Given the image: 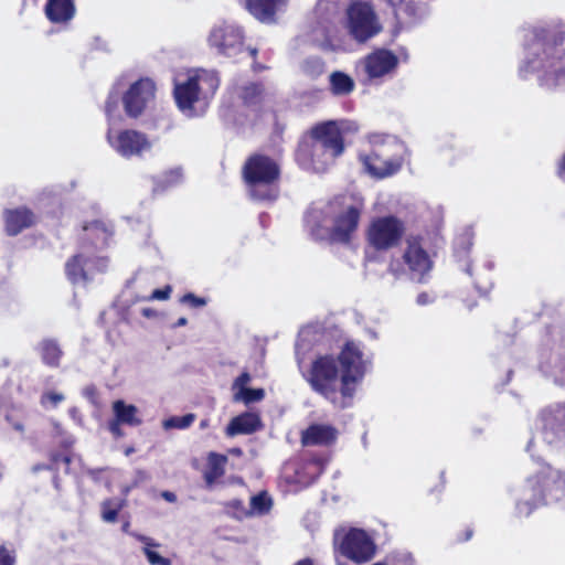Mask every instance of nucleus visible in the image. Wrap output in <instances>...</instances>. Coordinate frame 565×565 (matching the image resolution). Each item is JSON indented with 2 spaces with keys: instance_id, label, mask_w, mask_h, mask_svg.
I'll return each mask as SVG.
<instances>
[{
  "instance_id": "864d4df0",
  "label": "nucleus",
  "mask_w": 565,
  "mask_h": 565,
  "mask_svg": "<svg viewBox=\"0 0 565 565\" xmlns=\"http://www.w3.org/2000/svg\"><path fill=\"white\" fill-rule=\"evenodd\" d=\"M416 302L420 306H425V305H428L429 302H431V299L427 292H420L417 296Z\"/></svg>"
},
{
  "instance_id": "6ab92c4d",
  "label": "nucleus",
  "mask_w": 565,
  "mask_h": 565,
  "mask_svg": "<svg viewBox=\"0 0 565 565\" xmlns=\"http://www.w3.org/2000/svg\"><path fill=\"white\" fill-rule=\"evenodd\" d=\"M338 437V430L328 424H311L301 431L300 441L305 447L308 446H330Z\"/></svg>"
},
{
  "instance_id": "052dcab7",
  "label": "nucleus",
  "mask_w": 565,
  "mask_h": 565,
  "mask_svg": "<svg viewBox=\"0 0 565 565\" xmlns=\"http://www.w3.org/2000/svg\"><path fill=\"white\" fill-rule=\"evenodd\" d=\"M199 426H200V428H201V429H205V428L210 427V419H209V418H204V419H202V420L200 422V425H199Z\"/></svg>"
},
{
  "instance_id": "49530a36",
  "label": "nucleus",
  "mask_w": 565,
  "mask_h": 565,
  "mask_svg": "<svg viewBox=\"0 0 565 565\" xmlns=\"http://www.w3.org/2000/svg\"><path fill=\"white\" fill-rule=\"evenodd\" d=\"M14 555L3 544H0V565H14Z\"/></svg>"
},
{
  "instance_id": "f3484780",
  "label": "nucleus",
  "mask_w": 565,
  "mask_h": 565,
  "mask_svg": "<svg viewBox=\"0 0 565 565\" xmlns=\"http://www.w3.org/2000/svg\"><path fill=\"white\" fill-rule=\"evenodd\" d=\"M417 222L416 209L413 204L398 207L395 215H391V248L399 245L411 224Z\"/></svg>"
},
{
  "instance_id": "774afa93",
  "label": "nucleus",
  "mask_w": 565,
  "mask_h": 565,
  "mask_svg": "<svg viewBox=\"0 0 565 565\" xmlns=\"http://www.w3.org/2000/svg\"><path fill=\"white\" fill-rule=\"evenodd\" d=\"M134 451H135V449H134L132 447L127 448V449L125 450V455H126V456H129V455H130V454H132Z\"/></svg>"
},
{
  "instance_id": "bf43d9fd",
  "label": "nucleus",
  "mask_w": 565,
  "mask_h": 565,
  "mask_svg": "<svg viewBox=\"0 0 565 565\" xmlns=\"http://www.w3.org/2000/svg\"><path fill=\"white\" fill-rule=\"evenodd\" d=\"M295 565H315L311 558H303L298 561Z\"/></svg>"
},
{
  "instance_id": "79ce46f5",
  "label": "nucleus",
  "mask_w": 565,
  "mask_h": 565,
  "mask_svg": "<svg viewBox=\"0 0 565 565\" xmlns=\"http://www.w3.org/2000/svg\"><path fill=\"white\" fill-rule=\"evenodd\" d=\"M171 292L172 287L170 285H166L163 288L154 289L148 297V300H167L170 298Z\"/></svg>"
},
{
  "instance_id": "a19ab883",
  "label": "nucleus",
  "mask_w": 565,
  "mask_h": 565,
  "mask_svg": "<svg viewBox=\"0 0 565 565\" xmlns=\"http://www.w3.org/2000/svg\"><path fill=\"white\" fill-rule=\"evenodd\" d=\"M83 396L93 405L98 406L99 393L94 384L87 385L83 390Z\"/></svg>"
},
{
  "instance_id": "de8ad7c7",
  "label": "nucleus",
  "mask_w": 565,
  "mask_h": 565,
  "mask_svg": "<svg viewBox=\"0 0 565 565\" xmlns=\"http://www.w3.org/2000/svg\"><path fill=\"white\" fill-rule=\"evenodd\" d=\"M408 61V54L405 49H401L398 54L391 52V73L398 65V63Z\"/></svg>"
},
{
  "instance_id": "20e7f679",
  "label": "nucleus",
  "mask_w": 565,
  "mask_h": 565,
  "mask_svg": "<svg viewBox=\"0 0 565 565\" xmlns=\"http://www.w3.org/2000/svg\"><path fill=\"white\" fill-rule=\"evenodd\" d=\"M364 203L350 194L335 195L328 202L331 227L329 243L348 245L359 228Z\"/></svg>"
},
{
  "instance_id": "603ef678",
  "label": "nucleus",
  "mask_w": 565,
  "mask_h": 565,
  "mask_svg": "<svg viewBox=\"0 0 565 565\" xmlns=\"http://www.w3.org/2000/svg\"><path fill=\"white\" fill-rule=\"evenodd\" d=\"M63 461L65 465H70L71 462V459L70 457L67 456H63L58 452H55V454H52L51 455V461H52V465H57L60 461Z\"/></svg>"
},
{
  "instance_id": "7c9ffc66",
  "label": "nucleus",
  "mask_w": 565,
  "mask_h": 565,
  "mask_svg": "<svg viewBox=\"0 0 565 565\" xmlns=\"http://www.w3.org/2000/svg\"><path fill=\"white\" fill-rule=\"evenodd\" d=\"M361 159L365 170L373 178L381 180L388 175V161L381 158L374 150Z\"/></svg>"
},
{
  "instance_id": "f8f14e48",
  "label": "nucleus",
  "mask_w": 565,
  "mask_h": 565,
  "mask_svg": "<svg viewBox=\"0 0 565 565\" xmlns=\"http://www.w3.org/2000/svg\"><path fill=\"white\" fill-rule=\"evenodd\" d=\"M156 84L150 78H139L132 83L121 100L126 115L137 119L146 110L148 104L154 99Z\"/></svg>"
},
{
  "instance_id": "4c0bfd02",
  "label": "nucleus",
  "mask_w": 565,
  "mask_h": 565,
  "mask_svg": "<svg viewBox=\"0 0 565 565\" xmlns=\"http://www.w3.org/2000/svg\"><path fill=\"white\" fill-rule=\"evenodd\" d=\"M118 104H119V95L117 93H109L108 96H107V99L105 102V107H104V111H105V115L108 119V121H110L113 119V117L115 116L117 109H118Z\"/></svg>"
},
{
  "instance_id": "393cba45",
  "label": "nucleus",
  "mask_w": 565,
  "mask_h": 565,
  "mask_svg": "<svg viewBox=\"0 0 565 565\" xmlns=\"http://www.w3.org/2000/svg\"><path fill=\"white\" fill-rule=\"evenodd\" d=\"M237 96L247 108L260 107L265 102L266 88L263 82H248L238 87Z\"/></svg>"
},
{
  "instance_id": "a18cd8bd",
  "label": "nucleus",
  "mask_w": 565,
  "mask_h": 565,
  "mask_svg": "<svg viewBox=\"0 0 565 565\" xmlns=\"http://www.w3.org/2000/svg\"><path fill=\"white\" fill-rule=\"evenodd\" d=\"M124 424L117 422L114 418L108 420V430L115 438H121L125 436V431L122 430Z\"/></svg>"
},
{
  "instance_id": "c9c22d12",
  "label": "nucleus",
  "mask_w": 565,
  "mask_h": 565,
  "mask_svg": "<svg viewBox=\"0 0 565 565\" xmlns=\"http://www.w3.org/2000/svg\"><path fill=\"white\" fill-rule=\"evenodd\" d=\"M264 398H265V390L264 388L243 387V391H237L234 393V401H241L245 405L260 402Z\"/></svg>"
},
{
  "instance_id": "13d9d810",
  "label": "nucleus",
  "mask_w": 565,
  "mask_h": 565,
  "mask_svg": "<svg viewBox=\"0 0 565 565\" xmlns=\"http://www.w3.org/2000/svg\"><path fill=\"white\" fill-rule=\"evenodd\" d=\"M163 498L167 499L170 502H173L175 500V494L169 491L163 492Z\"/></svg>"
},
{
  "instance_id": "4be33fe9",
  "label": "nucleus",
  "mask_w": 565,
  "mask_h": 565,
  "mask_svg": "<svg viewBox=\"0 0 565 565\" xmlns=\"http://www.w3.org/2000/svg\"><path fill=\"white\" fill-rule=\"evenodd\" d=\"M44 12L52 23H66L74 18L76 8L74 0H47Z\"/></svg>"
},
{
  "instance_id": "7ed1b4c3",
  "label": "nucleus",
  "mask_w": 565,
  "mask_h": 565,
  "mask_svg": "<svg viewBox=\"0 0 565 565\" xmlns=\"http://www.w3.org/2000/svg\"><path fill=\"white\" fill-rule=\"evenodd\" d=\"M220 84L216 71L199 68L191 72L184 81L174 82L173 98L177 107L184 114L193 115L195 104L212 99Z\"/></svg>"
},
{
  "instance_id": "e2e57ef3",
  "label": "nucleus",
  "mask_w": 565,
  "mask_h": 565,
  "mask_svg": "<svg viewBox=\"0 0 565 565\" xmlns=\"http://www.w3.org/2000/svg\"><path fill=\"white\" fill-rule=\"evenodd\" d=\"M249 55L255 60L257 57L258 51L255 47H248Z\"/></svg>"
},
{
  "instance_id": "6e6d98bb",
  "label": "nucleus",
  "mask_w": 565,
  "mask_h": 565,
  "mask_svg": "<svg viewBox=\"0 0 565 565\" xmlns=\"http://www.w3.org/2000/svg\"><path fill=\"white\" fill-rule=\"evenodd\" d=\"M49 398L54 403L57 404L63 399V395L57 393H50Z\"/></svg>"
},
{
  "instance_id": "58836bf2",
  "label": "nucleus",
  "mask_w": 565,
  "mask_h": 565,
  "mask_svg": "<svg viewBox=\"0 0 565 565\" xmlns=\"http://www.w3.org/2000/svg\"><path fill=\"white\" fill-rule=\"evenodd\" d=\"M113 502L107 500L102 505V518L105 522L113 523L117 521L120 507L113 508Z\"/></svg>"
},
{
  "instance_id": "bb28decb",
  "label": "nucleus",
  "mask_w": 565,
  "mask_h": 565,
  "mask_svg": "<svg viewBox=\"0 0 565 565\" xmlns=\"http://www.w3.org/2000/svg\"><path fill=\"white\" fill-rule=\"evenodd\" d=\"M90 259L83 254L73 255L65 263V275L73 285L86 282L89 277L86 271V265Z\"/></svg>"
},
{
  "instance_id": "f03ea898",
  "label": "nucleus",
  "mask_w": 565,
  "mask_h": 565,
  "mask_svg": "<svg viewBox=\"0 0 565 565\" xmlns=\"http://www.w3.org/2000/svg\"><path fill=\"white\" fill-rule=\"evenodd\" d=\"M281 174L278 160L264 152L250 153L241 168V178L249 199L260 203L278 200Z\"/></svg>"
},
{
  "instance_id": "f704fd0d",
  "label": "nucleus",
  "mask_w": 565,
  "mask_h": 565,
  "mask_svg": "<svg viewBox=\"0 0 565 565\" xmlns=\"http://www.w3.org/2000/svg\"><path fill=\"white\" fill-rule=\"evenodd\" d=\"M306 224L312 239L317 242H329V228L324 227L312 214L306 218Z\"/></svg>"
},
{
  "instance_id": "338daca9",
  "label": "nucleus",
  "mask_w": 565,
  "mask_h": 565,
  "mask_svg": "<svg viewBox=\"0 0 565 565\" xmlns=\"http://www.w3.org/2000/svg\"><path fill=\"white\" fill-rule=\"evenodd\" d=\"M231 454L236 455V456H241L242 455V449L241 448H233V449H231Z\"/></svg>"
},
{
  "instance_id": "c756f323",
  "label": "nucleus",
  "mask_w": 565,
  "mask_h": 565,
  "mask_svg": "<svg viewBox=\"0 0 565 565\" xmlns=\"http://www.w3.org/2000/svg\"><path fill=\"white\" fill-rule=\"evenodd\" d=\"M42 362L49 367H58L63 356V350L54 339H44L39 344Z\"/></svg>"
},
{
  "instance_id": "6e6552de",
  "label": "nucleus",
  "mask_w": 565,
  "mask_h": 565,
  "mask_svg": "<svg viewBox=\"0 0 565 565\" xmlns=\"http://www.w3.org/2000/svg\"><path fill=\"white\" fill-rule=\"evenodd\" d=\"M347 15L349 33L359 43L366 42L382 30L373 8L366 2L351 3Z\"/></svg>"
},
{
  "instance_id": "0eeeda50",
  "label": "nucleus",
  "mask_w": 565,
  "mask_h": 565,
  "mask_svg": "<svg viewBox=\"0 0 565 565\" xmlns=\"http://www.w3.org/2000/svg\"><path fill=\"white\" fill-rule=\"evenodd\" d=\"M333 544L340 555L356 564L367 563L376 554L373 539L362 529L351 527L348 531H335Z\"/></svg>"
},
{
  "instance_id": "680f3d73",
  "label": "nucleus",
  "mask_w": 565,
  "mask_h": 565,
  "mask_svg": "<svg viewBox=\"0 0 565 565\" xmlns=\"http://www.w3.org/2000/svg\"><path fill=\"white\" fill-rule=\"evenodd\" d=\"M186 323H188V319L182 317V318L178 319V321L175 322V326L182 327V326H185Z\"/></svg>"
},
{
  "instance_id": "5701e85b",
  "label": "nucleus",
  "mask_w": 565,
  "mask_h": 565,
  "mask_svg": "<svg viewBox=\"0 0 565 565\" xmlns=\"http://www.w3.org/2000/svg\"><path fill=\"white\" fill-rule=\"evenodd\" d=\"M366 239L375 250L388 248V216L373 220L366 232Z\"/></svg>"
},
{
  "instance_id": "c03bdc74",
  "label": "nucleus",
  "mask_w": 565,
  "mask_h": 565,
  "mask_svg": "<svg viewBox=\"0 0 565 565\" xmlns=\"http://www.w3.org/2000/svg\"><path fill=\"white\" fill-rule=\"evenodd\" d=\"M472 243L467 238H461L457 242L455 247L456 256H467L470 253Z\"/></svg>"
},
{
  "instance_id": "ea45409f",
  "label": "nucleus",
  "mask_w": 565,
  "mask_h": 565,
  "mask_svg": "<svg viewBox=\"0 0 565 565\" xmlns=\"http://www.w3.org/2000/svg\"><path fill=\"white\" fill-rule=\"evenodd\" d=\"M180 302L181 303H184V305H188L192 308H201V307H204L207 301L205 298L203 297H199L192 292H188L185 295H183L181 298H180Z\"/></svg>"
},
{
  "instance_id": "cd10ccee",
  "label": "nucleus",
  "mask_w": 565,
  "mask_h": 565,
  "mask_svg": "<svg viewBox=\"0 0 565 565\" xmlns=\"http://www.w3.org/2000/svg\"><path fill=\"white\" fill-rule=\"evenodd\" d=\"M226 463L227 457L225 455L213 451L209 454L206 468L203 471V478L209 488L225 475Z\"/></svg>"
},
{
  "instance_id": "a211bd4d",
  "label": "nucleus",
  "mask_w": 565,
  "mask_h": 565,
  "mask_svg": "<svg viewBox=\"0 0 565 565\" xmlns=\"http://www.w3.org/2000/svg\"><path fill=\"white\" fill-rule=\"evenodd\" d=\"M3 218L4 231L9 236H17L35 224L34 213L25 206L6 210Z\"/></svg>"
},
{
  "instance_id": "ddd939ff",
  "label": "nucleus",
  "mask_w": 565,
  "mask_h": 565,
  "mask_svg": "<svg viewBox=\"0 0 565 565\" xmlns=\"http://www.w3.org/2000/svg\"><path fill=\"white\" fill-rule=\"evenodd\" d=\"M209 44L218 54L234 56L242 52L244 45L243 30L234 24L222 23L212 29L209 35Z\"/></svg>"
},
{
  "instance_id": "aec40b11",
  "label": "nucleus",
  "mask_w": 565,
  "mask_h": 565,
  "mask_svg": "<svg viewBox=\"0 0 565 565\" xmlns=\"http://www.w3.org/2000/svg\"><path fill=\"white\" fill-rule=\"evenodd\" d=\"M264 427L260 415L255 412H244L233 417L225 428L228 437L252 435Z\"/></svg>"
},
{
  "instance_id": "37998d69",
  "label": "nucleus",
  "mask_w": 565,
  "mask_h": 565,
  "mask_svg": "<svg viewBox=\"0 0 565 565\" xmlns=\"http://www.w3.org/2000/svg\"><path fill=\"white\" fill-rule=\"evenodd\" d=\"M252 376L247 371L242 372L233 383V390L235 392L243 391V387H247V384L250 382Z\"/></svg>"
},
{
  "instance_id": "c85d7f7f",
  "label": "nucleus",
  "mask_w": 565,
  "mask_h": 565,
  "mask_svg": "<svg viewBox=\"0 0 565 565\" xmlns=\"http://www.w3.org/2000/svg\"><path fill=\"white\" fill-rule=\"evenodd\" d=\"M329 89L334 96H348L355 89V83L349 74L334 71L329 75Z\"/></svg>"
},
{
  "instance_id": "2eb2a0df",
  "label": "nucleus",
  "mask_w": 565,
  "mask_h": 565,
  "mask_svg": "<svg viewBox=\"0 0 565 565\" xmlns=\"http://www.w3.org/2000/svg\"><path fill=\"white\" fill-rule=\"evenodd\" d=\"M363 85H377L388 74V49H375L358 63Z\"/></svg>"
},
{
  "instance_id": "39448f33",
  "label": "nucleus",
  "mask_w": 565,
  "mask_h": 565,
  "mask_svg": "<svg viewBox=\"0 0 565 565\" xmlns=\"http://www.w3.org/2000/svg\"><path fill=\"white\" fill-rule=\"evenodd\" d=\"M534 41L542 47L546 66L556 67L565 56V32L559 26H542L533 30ZM544 85L548 88L565 86V65H559L544 76Z\"/></svg>"
},
{
  "instance_id": "0e129e2a",
  "label": "nucleus",
  "mask_w": 565,
  "mask_h": 565,
  "mask_svg": "<svg viewBox=\"0 0 565 565\" xmlns=\"http://www.w3.org/2000/svg\"><path fill=\"white\" fill-rule=\"evenodd\" d=\"M253 71L254 72H259L262 71L264 67L262 65H259L257 62H254L253 66H252Z\"/></svg>"
},
{
  "instance_id": "e433bc0d",
  "label": "nucleus",
  "mask_w": 565,
  "mask_h": 565,
  "mask_svg": "<svg viewBox=\"0 0 565 565\" xmlns=\"http://www.w3.org/2000/svg\"><path fill=\"white\" fill-rule=\"evenodd\" d=\"M195 414L189 413L183 416H171L162 422L164 429H185L195 420Z\"/></svg>"
},
{
  "instance_id": "dca6fc26",
  "label": "nucleus",
  "mask_w": 565,
  "mask_h": 565,
  "mask_svg": "<svg viewBox=\"0 0 565 565\" xmlns=\"http://www.w3.org/2000/svg\"><path fill=\"white\" fill-rule=\"evenodd\" d=\"M307 134H309L311 138L320 143L335 159L344 152V137L335 120L318 122L313 125Z\"/></svg>"
},
{
  "instance_id": "473e14b6",
  "label": "nucleus",
  "mask_w": 565,
  "mask_h": 565,
  "mask_svg": "<svg viewBox=\"0 0 565 565\" xmlns=\"http://www.w3.org/2000/svg\"><path fill=\"white\" fill-rule=\"evenodd\" d=\"M391 175L398 172L405 163H409L411 153L405 143L397 138L391 141Z\"/></svg>"
},
{
  "instance_id": "9d476101",
  "label": "nucleus",
  "mask_w": 565,
  "mask_h": 565,
  "mask_svg": "<svg viewBox=\"0 0 565 565\" xmlns=\"http://www.w3.org/2000/svg\"><path fill=\"white\" fill-rule=\"evenodd\" d=\"M295 160L305 170L323 172L335 158L306 132L295 150Z\"/></svg>"
},
{
  "instance_id": "412c9836",
  "label": "nucleus",
  "mask_w": 565,
  "mask_h": 565,
  "mask_svg": "<svg viewBox=\"0 0 565 565\" xmlns=\"http://www.w3.org/2000/svg\"><path fill=\"white\" fill-rule=\"evenodd\" d=\"M285 0H245V9L258 21L271 23Z\"/></svg>"
},
{
  "instance_id": "f257e3e1",
  "label": "nucleus",
  "mask_w": 565,
  "mask_h": 565,
  "mask_svg": "<svg viewBox=\"0 0 565 565\" xmlns=\"http://www.w3.org/2000/svg\"><path fill=\"white\" fill-rule=\"evenodd\" d=\"M365 373L363 352L356 342L349 340L337 358L332 354L318 355L311 362L305 380L315 393L334 407L344 409L352 406Z\"/></svg>"
},
{
  "instance_id": "4468645a",
  "label": "nucleus",
  "mask_w": 565,
  "mask_h": 565,
  "mask_svg": "<svg viewBox=\"0 0 565 565\" xmlns=\"http://www.w3.org/2000/svg\"><path fill=\"white\" fill-rule=\"evenodd\" d=\"M405 242L406 247L403 252L402 258L407 265L409 271L418 275V281L424 282L426 276L434 267V262L422 245L423 237L419 234H409L406 236Z\"/></svg>"
},
{
  "instance_id": "72a5a7b5",
  "label": "nucleus",
  "mask_w": 565,
  "mask_h": 565,
  "mask_svg": "<svg viewBox=\"0 0 565 565\" xmlns=\"http://www.w3.org/2000/svg\"><path fill=\"white\" fill-rule=\"evenodd\" d=\"M252 513L257 515L268 514L273 508V499L267 491H260L250 498Z\"/></svg>"
},
{
  "instance_id": "8fccbe9b",
  "label": "nucleus",
  "mask_w": 565,
  "mask_h": 565,
  "mask_svg": "<svg viewBox=\"0 0 565 565\" xmlns=\"http://www.w3.org/2000/svg\"><path fill=\"white\" fill-rule=\"evenodd\" d=\"M393 565H414V558L409 553H398L393 557Z\"/></svg>"
},
{
  "instance_id": "2f4dec72",
  "label": "nucleus",
  "mask_w": 565,
  "mask_h": 565,
  "mask_svg": "<svg viewBox=\"0 0 565 565\" xmlns=\"http://www.w3.org/2000/svg\"><path fill=\"white\" fill-rule=\"evenodd\" d=\"M135 536L143 544L142 552L151 565H172L170 558L163 557L153 551L154 547L160 546V543L156 542L152 537L142 534H136Z\"/></svg>"
},
{
  "instance_id": "9b49d317",
  "label": "nucleus",
  "mask_w": 565,
  "mask_h": 565,
  "mask_svg": "<svg viewBox=\"0 0 565 565\" xmlns=\"http://www.w3.org/2000/svg\"><path fill=\"white\" fill-rule=\"evenodd\" d=\"M107 141L118 154L127 159L141 157L152 146L148 136L136 129H122L116 136H113L111 129H108Z\"/></svg>"
},
{
  "instance_id": "3c124183",
  "label": "nucleus",
  "mask_w": 565,
  "mask_h": 565,
  "mask_svg": "<svg viewBox=\"0 0 565 565\" xmlns=\"http://www.w3.org/2000/svg\"><path fill=\"white\" fill-rule=\"evenodd\" d=\"M473 529L471 526H466L463 530L456 533L455 542L456 543H465L472 539Z\"/></svg>"
},
{
  "instance_id": "b1692460",
  "label": "nucleus",
  "mask_w": 565,
  "mask_h": 565,
  "mask_svg": "<svg viewBox=\"0 0 565 565\" xmlns=\"http://www.w3.org/2000/svg\"><path fill=\"white\" fill-rule=\"evenodd\" d=\"M418 3V0H391V7H393L396 19L395 33H398L405 24L416 19Z\"/></svg>"
},
{
  "instance_id": "423d86ee",
  "label": "nucleus",
  "mask_w": 565,
  "mask_h": 565,
  "mask_svg": "<svg viewBox=\"0 0 565 565\" xmlns=\"http://www.w3.org/2000/svg\"><path fill=\"white\" fill-rule=\"evenodd\" d=\"M557 484L556 472L550 466L527 477L522 488V499L516 503L518 514L529 516L537 508L547 504Z\"/></svg>"
},
{
  "instance_id": "4d7b16f0",
  "label": "nucleus",
  "mask_w": 565,
  "mask_h": 565,
  "mask_svg": "<svg viewBox=\"0 0 565 565\" xmlns=\"http://www.w3.org/2000/svg\"><path fill=\"white\" fill-rule=\"evenodd\" d=\"M12 428L19 433H23L24 431V426L22 423L20 422H13L12 423Z\"/></svg>"
},
{
  "instance_id": "09e8293b",
  "label": "nucleus",
  "mask_w": 565,
  "mask_h": 565,
  "mask_svg": "<svg viewBox=\"0 0 565 565\" xmlns=\"http://www.w3.org/2000/svg\"><path fill=\"white\" fill-rule=\"evenodd\" d=\"M83 228L86 232L90 231V232H100L104 235L107 234L106 225L104 224V222L98 221V220L86 223Z\"/></svg>"
},
{
  "instance_id": "69168bd1",
  "label": "nucleus",
  "mask_w": 565,
  "mask_h": 565,
  "mask_svg": "<svg viewBox=\"0 0 565 565\" xmlns=\"http://www.w3.org/2000/svg\"><path fill=\"white\" fill-rule=\"evenodd\" d=\"M96 262L99 263L104 267L107 265V258L99 257V258H96Z\"/></svg>"
},
{
  "instance_id": "1a4fd4ad",
  "label": "nucleus",
  "mask_w": 565,
  "mask_h": 565,
  "mask_svg": "<svg viewBox=\"0 0 565 565\" xmlns=\"http://www.w3.org/2000/svg\"><path fill=\"white\" fill-rule=\"evenodd\" d=\"M537 418L544 441L565 449V402L543 407Z\"/></svg>"
},
{
  "instance_id": "a878e982",
  "label": "nucleus",
  "mask_w": 565,
  "mask_h": 565,
  "mask_svg": "<svg viewBox=\"0 0 565 565\" xmlns=\"http://www.w3.org/2000/svg\"><path fill=\"white\" fill-rule=\"evenodd\" d=\"M113 418L117 422L129 427H138L142 424V418L139 416V409L134 404H127L122 399H117L113 403Z\"/></svg>"
},
{
  "instance_id": "5fc2aeb1",
  "label": "nucleus",
  "mask_w": 565,
  "mask_h": 565,
  "mask_svg": "<svg viewBox=\"0 0 565 565\" xmlns=\"http://www.w3.org/2000/svg\"><path fill=\"white\" fill-rule=\"evenodd\" d=\"M475 285H476V288L481 292V294H487L491 287V284L489 285H483L481 284L478 278L475 279Z\"/></svg>"
}]
</instances>
